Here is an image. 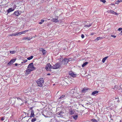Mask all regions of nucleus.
<instances>
[{"instance_id": "c9c22d12", "label": "nucleus", "mask_w": 122, "mask_h": 122, "mask_svg": "<svg viewBox=\"0 0 122 122\" xmlns=\"http://www.w3.org/2000/svg\"><path fill=\"white\" fill-rule=\"evenodd\" d=\"M65 97V95H62V96H61L60 97V99H62V98H63L64 97Z\"/></svg>"}, {"instance_id": "0eeeda50", "label": "nucleus", "mask_w": 122, "mask_h": 122, "mask_svg": "<svg viewBox=\"0 0 122 122\" xmlns=\"http://www.w3.org/2000/svg\"><path fill=\"white\" fill-rule=\"evenodd\" d=\"M107 12L108 13H110L116 15H118V14L116 13V12L112 10H108Z\"/></svg>"}, {"instance_id": "ea45409f", "label": "nucleus", "mask_w": 122, "mask_h": 122, "mask_svg": "<svg viewBox=\"0 0 122 122\" xmlns=\"http://www.w3.org/2000/svg\"><path fill=\"white\" fill-rule=\"evenodd\" d=\"M5 117L4 116V117H3L1 118V120L2 121L4 120L5 119Z\"/></svg>"}, {"instance_id": "ddd939ff", "label": "nucleus", "mask_w": 122, "mask_h": 122, "mask_svg": "<svg viewBox=\"0 0 122 122\" xmlns=\"http://www.w3.org/2000/svg\"><path fill=\"white\" fill-rule=\"evenodd\" d=\"M20 14V11H16L15 12V15L17 16L19 15Z\"/></svg>"}, {"instance_id": "6ab92c4d", "label": "nucleus", "mask_w": 122, "mask_h": 122, "mask_svg": "<svg viewBox=\"0 0 122 122\" xmlns=\"http://www.w3.org/2000/svg\"><path fill=\"white\" fill-rule=\"evenodd\" d=\"M17 36L16 33H13L9 35V36Z\"/></svg>"}, {"instance_id": "423d86ee", "label": "nucleus", "mask_w": 122, "mask_h": 122, "mask_svg": "<svg viewBox=\"0 0 122 122\" xmlns=\"http://www.w3.org/2000/svg\"><path fill=\"white\" fill-rule=\"evenodd\" d=\"M33 70V69H28L26 70L25 74L28 75L29 74L31 71Z\"/></svg>"}, {"instance_id": "6e6552de", "label": "nucleus", "mask_w": 122, "mask_h": 122, "mask_svg": "<svg viewBox=\"0 0 122 122\" xmlns=\"http://www.w3.org/2000/svg\"><path fill=\"white\" fill-rule=\"evenodd\" d=\"M31 90L30 89V88H29L27 89V90L26 89L24 90L23 92L25 93L29 92L30 93L31 92Z\"/></svg>"}, {"instance_id": "a19ab883", "label": "nucleus", "mask_w": 122, "mask_h": 122, "mask_svg": "<svg viewBox=\"0 0 122 122\" xmlns=\"http://www.w3.org/2000/svg\"><path fill=\"white\" fill-rule=\"evenodd\" d=\"M84 36L83 35V34H82V35H81V37L82 38H84Z\"/></svg>"}, {"instance_id": "8fccbe9b", "label": "nucleus", "mask_w": 122, "mask_h": 122, "mask_svg": "<svg viewBox=\"0 0 122 122\" xmlns=\"http://www.w3.org/2000/svg\"><path fill=\"white\" fill-rule=\"evenodd\" d=\"M120 122H121V121L120 120Z\"/></svg>"}, {"instance_id": "4be33fe9", "label": "nucleus", "mask_w": 122, "mask_h": 122, "mask_svg": "<svg viewBox=\"0 0 122 122\" xmlns=\"http://www.w3.org/2000/svg\"><path fill=\"white\" fill-rule=\"evenodd\" d=\"M75 92V90L74 89H72L71 91V93L72 94H73Z\"/></svg>"}, {"instance_id": "2f4dec72", "label": "nucleus", "mask_w": 122, "mask_h": 122, "mask_svg": "<svg viewBox=\"0 0 122 122\" xmlns=\"http://www.w3.org/2000/svg\"><path fill=\"white\" fill-rule=\"evenodd\" d=\"M92 121L93 122H98L96 120L94 119H92Z\"/></svg>"}, {"instance_id": "09e8293b", "label": "nucleus", "mask_w": 122, "mask_h": 122, "mask_svg": "<svg viewBox=\"0 0 122 122\" xmlns=\"http://www.w3.org/2000/svg\"><path fill=\"white\" fill-rule=\"evenodd\" d=\"M121 33H122V30L121 31Z\"/></svg>"}, {"instance_id": "c756f323", "label": "nucleus", "mask_w": 122, "mask_h": 122, "mask_svg": "<svg viewBox=\"0 0 122 122\" xmlns=\"http://www.w3.org/2000/svg\"><path fill=\"white\" fill-rule=\"evenodd\" d=\"M16 51H10V53L11 54H14L15 53Z\"/></svg>"}, {"instance_id": "5701e85b", "label": "nucleus", "mask_w": 122, "mask_h": 122, "mask_svg": "<svg viewBox=\"0 0 122 122\" xmlns=\"http://www.w3.org/2000/svg\"><path fill=\"white\" fill-rule=\"evenodd\" d=\"M44 20H41V21L39 22V24H41L44 22Z\"/></svg>"}, {"instance_id": "7c9ffc66", "label": "nucleus", "mask_w": 122, "mask_h": 122, "mask_svg": "<svg viewBox=\"0 0 122 122\" xmlns=\"http://www.w3.org/2000/svg\"><path fill=\"white\" fill-rule=\"evenodd\" d=\"M46 51L45 50H44L43 51V52H42V53H43V55H45L46 54Z\"/></svg>"}, {"instance_id": "cd10ccee", "label": "nucleus", "mask_w": 122, "mask_h": 122, "mask_svg": "<svg viewBox=\"0 0 122 122\" xmlns=\"http://www.w3.org/2000/svg\"><path fill=\"white\" fill-rule=\"evenodd\" d=\"M17 36H18L21 35L22 34L21 32H16Z\"/></svg>"}, {"instance_id": "4c0bfd02", "label": "nucleus", "mask_w": 122, "mask_h": 122, "mask_svg": "<svg viewBox=\"0 0 122 122\" xmlns=\"http://www.w3.org/2000/svg\"><path fill=\"white\" fill-rule=\"evenodd\" d=\"M111 36L114 37V38H115L116 37V36L112 35H111Z\"/></svg>"}, {"instance_id": "2eb2a0df", "label": "nucleus", "mask_w": 122, "mask_h": 122, "mask_svg": "<svg viewBox=\"0 0 122 122\" xmlns=\"http://www.w3.org/2000/svg\"><path fill=\"white\" fill-rule=\"evenodd\" d=\"M103 38V37H98L97 38L95 39V41H97L99 40L102 39Z\"/></svg>"}, {"instance_id": "1a4fd4ad", "label": "nucleus", "mask_w": 122, "mask_h": 122, "mask_svg": "<svg viewBox=\"0 0 122 122\" xmlns=\"http://www.w3.org/2000/svg\"><path fill=\"white\" fill-rule=\"evenodd\" d=\"M69 74L70 75L72 76V77H76V74H74L72 71H71L69 72Z\"/></svg>"}, {"instance_id": "4468645a", "label": "nucleus", "mask_w": 122, "mask_h": 122, "mask_svg": "<svg viewBox=\"0 0 122 122\" xmlns=\"http://www.w3.org/2000/svg\"><path fill=\"white\" fill-rule=\"evenodd\" d=\"M98 92L97 91H95L93 92L92 93V95H96V94H97Z\"/></svg>"}, {"instance_id": "f3484780", "label": "nucleus", "mask_w": 122, "mask_h": 122, "mask_svg": "<svg viewBox=\"0 0 122 122\" xmlns=\"http://www.w3.org/2000/svg\"><path fill=\"white\" fill-rule=\"evenodd\" d=\"M72 117L74 119L76 120L77 119L78 117V116L77 115H75L72 116Z\"/></svg>"}, {"instance_id": "dca6fc26", "label": "nucleus", "mask_w": 122, "mask_h": 122, "mask_svg": "<svg viewBox=\"0 0 122 122\" xmlns=\"http://www.w3.org/2000/svg\"><path fill=\"white\" fill-rule=\"evenodd\" d=\"M32 38V37L31 38H30L28 37H26L24 38H23V40H30Z\"/></svg>"}, {"instance_id": "473e14b6", "label": "nucleus", "mask_w": 122, "mask_h": 122, "mask_svg": "<svg viewBox=\"0 0 122 122\" xmlns=\"http://www.w3.org/2000/svg\"><path fill=\"white\" fill-rule=\"evenodd\" d=\"M44 50V49H43L42 48H39V51H40L42 52Z\"/></svg>"}, {"instance_id": "f704fd0d", "label": "nucleus", "mask_w": 122, "mask_h": 122, "mask_svg": "<svg viewBox=\"0 0 122 122\" xmlns=\"http://www.w3.org/2000/svg\"><path fill=\"white\" fill-rule=\"evenodd\" d=\"M87 90L86 89H84L82 90V91L83 92H85Z\"/></svg>"}, {"instance_id": "49530a36", "label": "nucleus", "mask_w": 122, "mask_h": 122, "mask_svg": "<svg viewBox=\"0 0 122 122\" xmlns=\"http://www.w3.org/2000/svg\"><path fill=\"white\" fill-rule=\"evenodd\" d=\"M47 75H50V74L48 73L47 74Z\"/></svg>"}, {"instance_id": "20e7f679", "label": "nucleus", "mask_w": 122, "mask_h": 122, "mask_svg": "<svg viewBox=\"0 0 122 122\" xmlns=\"http://www.w3.org/2000/svg\"><path fill=\"white\" fill-rule=\"evenodd\" d=\"M68 62V60L66 59L63 60L61 61H60L59 63L61 64L65 65Z\"/></svg>"}, {"instance_id": "7ed1b4c3", "label": "nucleus", "mask_w": 122, "mask_h": 122, "mask_svg": "<svg viewBox=\"0 0 122 122\" xmlns=\"http://www.w3.org/2000/svg\"><path fill=\"white\" fill-rule=\"evenodd\" d=\"M45 69L47 70H50L51 69H52V66H51L50 63H48L46 64Z\"/></svg>"}, {"instance_id": "393cba45", "label": "nucleus", "mask_w": 122, "mask_h": 122, "mask_svg": "<svg viewBox=\"0 0 122 122\" xmlns=\"http://www.w3.org/2000/svg\"><path fill=\"white\" fill-rule=\"evenodd\" d=\"M33 57V56H31L30 57L27 58V59L28 60H30L32 59Z\"/></svg>"}, {"instance_id": "aec40b11", "label": "nucleus", "mask_w": 122, "mask_h": 122, "mask_svg": "<svg viewBox=\"0 0 122 122\" xmlns=\"http://www.w3.org/2000/svg\"><path fill=\"white\" fill-rule=\"evenodd\" d=\"M107 57H106L103 59L102 60V62L103 63H104L105 62L106 60L107 59Z\"/></svg>"}, {"instance_id": "79ce46f5", "label": "nucleus", "mask_w": 122, "mask_h": 122, "mask_svg": "<svg viewBox=\"0 0 122 122\" xmlns=\"http://www.w3.org/2000/svg\"><path fill=\"white\" fill-rule=\"evenodd\" d=\"M122 28H119L118 29V30L119 31L122 30Z\"/></svg>"}, {"instance_id": "c03bdc74", "label": "nucleus", "mask_w": 122, "mask_h": 122, "mask_svg": "<svg viewBox=\"0 0 122 122\" xmlns=\"http://www.w3.org/2000/svg\"><path fill=\"white\" fill-rule=\"evenodd\" d=\"M94 33H92L91 34V35H94Z\"/></svg>"}, {"instance_id": "de8ad7c7", "label": "nucleus", "mask_w": 122, "mask_h": 122, "mask_svg": "<svg viewBox=\"0 0 122 122\" xmlns=\"http://www.w3.org/2000/svg\"><path fill=\"white\" fill-rule=\"evenodd\" d=\"M21 100H22V99H21V98H19Z\"/></svg>"}, {"instance_id": "b1692460", "label": "nucleus", "mask_w": 122, "mask_h": 122, "mask_svg": "<svg viewBox=\"0 0 122 122\" xmlns=\"http://www.w3.org/2000/svg\"><path fill=\"white\" fill-rule=\"evenodd\" d=\"M28 30H26L25 31H23L22 32H21V34H24L26 32H27L28 31Z\"/></svg>"}, {"instance_id": "c85d7f7f", "label": "nucleus", "mask_w": 122, "mask_h": 122, "mask_svg": "<svg viewBox=\"0 0 122 122\" xmlns=\"http://www.w3.org/2000/svg\"><path fill=\"white\" fill-rule=\"evenodd\" d=\"M92 25V24H90L89 25H85V27H89L90 26Z\"/></svg>"}, {"instance_id": "a211bd4d", "label": "nucleus", "mask_w": 122, "mask_h": 122, "mask_svg": "<svg viewBox=\"0 0 122 122\" xmlns=\"http://www.w3.org/2000/svg\"><path fill=\"white\" fill-rule=\"evenodd\" d=\"M51 20L52 21L55 22H56L59 21L58 20L56 19H52Z\"/></svg>"}, {"instance_id": "603ef678", "label": "nucleus", "mask_w": 122, "mask_h": 122, "mask_svg": "<svg viewBox=\"0 0 122 122\" xmlns=\"http://www.w3.org/2000/svg\"><path fill=\"white\" fill-rule=\"evenodd\" d=\"M121 92H122V91Z\"/></svg>"}, {"instance_id": "a18cd8bd", "label": "nucleus", "mask_w": 122, "mask_h": 122, "mask_svg": "<svg viewBox=\"0 0 122 122\" xmlns=\"http://www.w3.org/2000/svg\"><path fill=\"white\" fill-rule=\"evenodd\" d=\"M15 66H16L18 64L17 63H15Z\"/></svg>"}, {"instance_id": "58836bf2", "label": "nucleus", "mask_w": 122, "mask_h": 122, "mask_svg": "<svg viewBox=\"0 0 122 122\" xmlns=\"http://www.w3.org/2000/svg\"><path fill=\"white\" fill-rule=\"evenodd\" d=\"M27 61V60H24V61H23L22 62V63H24L26 62Z\"/></svg>"}, {"instance_id": "9d476101", "label": "nucleus", "mask_w": 122, "mask_h": 122, "mask_svg": "<svg viewBox=\"0 0 122 122\" xmlns=\"http://www.w3.org/2000/svg\"><path fill=\"white\" fill-rule=\"evenodd\" d=\"M16 59H13L11 60L8 63L7 65H9L12 64L16 61Z\"/></svg>"}, {"instance_id": "f257e3e1", "label": "nucleus", "mask_w": 122, "mask_h": 122, "mask_svg": "<svg viewBox=\"0 0 122 122\" xmlns=\"http://www.w3.org/2000/svg\"><path fill=\"white\" fill-rule=\"evenodd\" d=\"M44 82V80L43 78H41L38 79L37 81V83L38 86H42Z\"/></svg>"}, {"instance_id": "39448f33", "label": "nucleus", "mask_w": 122, "mask_h": 122, "mask_svg": "<svg viewBox=\"0 0 122 122\" xmlns=\"http://www.w3.org/2000/svg\"><path fill=\"white\" fill-rule=\"evenodd\" d=\"M28 68H30L31 69H33V70L35 69L33 63H31L29 64L28 66Z\"/></svg>"}, {"instance_id": "e433bc0d", "label": "nucleus", "mask_w": 122, "mask_h": 122, "mask_svg": "<svg viewBox=\"0 0 122 122\" xmlns=\"http://www.w3.org/2000/svg\"><path fill=\"white\" fill-rule=\"evenodd\" d=\"M100 1L103 2L104 3H105L106 2V0H100Z\"/></svg>"}, {"instance_id": "f8f14e48", "label": "nucleus", "mask_w": 122, "mask_h": 122, "mask_svg": "<svg viewBox=\"0 0 122 122\" xmlns=\"http://www.w3.org/2000/svg\"><path fill=\"white\" fill-rule=\"evenodd\" d=\"M14 9H12L11 8H9V9L7 10V12L8 13H9L10 12L14 11Z\"/></svg>"}, {"instance_id": "72a5a7b5", "label": "nucleus", "mask_w": 122, "mask_h": 122, "mask_svg": "<svg viewBox=\"0 0 122 122\" xmlns=\"http://www.w3.org/2000/svg\"><path fill=\"white\" fill-rule=\"evenodd\" d=\"M122 0H118L117 1L116 3L117 4H118L119 3L121 2H122Z\"/></svg>"}, {"instance_id": "bb28decb", "label": "nucleus", "mask_w": 122, "mask_h": 122, "mask_svg": "<svg viewBox=\"0 0 122 122\" xmlns=\"http://www.w3.org/2000/svg\"><path fill=\"white\" fill-rule=\"evenodd\" d=\"M36 118L32 119L31 120V122H34L36 120Z\"/></svg>"}, {"instance_id": "3c124183", "label": "nucleus", "mask_w": 122, "mask_h": 122, "mask_svg": "<svg viewBox=\"0 0 122 122\" xmlns=\"http://www.w3.org/2000/svg\"><path fill=\"white\" fill-rule=\"evenodd\" d=\"M47 95V94H46V95Z\"/></svg>"}, {"instance_id": "412c9836", "label": "nucleus", "mask_w": 122, "mask_h": 122, "mask_svg": "<svg viewBox=\"0 0 122 122\" xmlns=\"http://www.w3.org/2000/svg\"><path fill=\"white\" fill-rule=\"evenodd\" d=\"M88 64L87 62H86L84 63L82 65V67H83L85 66Z\"/></svg>"}, {"instance_id": "9b49d317", "label": "nucleus", "mask_w": 122, "mask_h": 122, "mask_svg": "<svg viewBox=\"0 0 122 122\" xmlns=\"http://www.w3.org/2000/svg\"><path fill=\"white\" fill-rule=\"evenodd\" d=\"M31 108H31V114L30 117H34L35 116L34 111L33 110H31Z\"/></svg>"}, {"instance_id": "37998d69", "label": "nucleus", "mask_w": 122, "mask_h": 122, "mask_svg": "<svg viewBox=\"0 0 122 122\" xmlns=\"http://www.w3.org/2000/svg\"><path fill=\"white\" fill-rule=\"evenodd\" d=\"M61 112H60L59 113H58V115H61Z\"/></svg>"}, {"instance_id": "a878e982", "label": "nucleus", "mask_w": 122, "mask_h": 122, "mask_svg": "<svg viewBox=\"0 0 122 122\" xmlns=\"http://www.w3.org/2000/svg\"><path fill=\"white\" fill-rule=\"evenodd\" d=\"M69 113L71 115H72L74 114V112L73 110H71L70 111Z\"/></svg>"}, {"instance_id": "f03ea898", "label": "nucleus", "mask_w": 122, "mask_h": 122, "mask_svg": "<svg viewBox=\"0 0 122 122\" xmlns=\"http://www.w3.org/2000/svg\"><path fill=\"white\" fill-rule=\"evenodd\" d=\"M61 64L59 62L55 64L52 66V69H56L58 68L61 66Z\"/></svg>"}]
</instances>
